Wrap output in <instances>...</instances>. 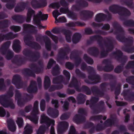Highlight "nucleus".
Here are the masks:
<instances>
[{
	"instance_id": "1",
	"label": "nucleus",
	"mask_w": 134,
	"mask_h": 134,
	"mask_svg": "<svg viewBox=\"0 0 134 134\" xmlns=\"http://www.w3.org/2000/svg\"><path fill=\"white\" fill-rule=\"evenodd\" d=\"M112 26L113 28L116 30L114 33V34L117 35L116 37V39L119 41L126 43L122 47V50L129 53H134V47L132 46L133 40V38H126L124 36V30L118 22H114L112 24Z\"/></svg>"
},
{
	"instance_id": "2",
	"label": "nucleus",
	"mask_w": 134,
	"mask_h": 134,
	"mask_svg": "<svg viewBox=\"0 0 134 134\" xmlns=\"http://www.w3.org/2000/svg\"><path fill=\"white\" fill-rule=\"evenodd\" d=\"M108 85V83L107 82L102 83L99 86L101 90L99 89L97 86H92L90 90L87 86L83 85L81 88L79 87V90L77 91L85 92L87 95H90L92 93L93 94L96 95L99 97H102L104 95V92L106 91V87Z\"/></svg>"
},
{
	"instance_id": "3",
	"label": "nucleus",
	"mask_w": 134,
	"mask_h": 134,
	"mask_svg": "<svg viewBox=\"0 0 134 134\" xmlns=\"http://www.w3.org/2000/svg\"><path fill=\"white\" fill-rule=\"evenodd\" d=\"M109 10L113 14H118L120 15V19L121 20H124L123 16H129L131 14L130 11L127 8L116 4L110 6Z\"/></svg>"
},
{
	"instance_id": "4",
	"label": "nucleus",
	"mask_w": 134,
	"mask_h": 134,
	"mask_svg": "<svg viewBox=\"0 0 134 134\" xmlns=\"http://www.w3.org/2000/svg\"><path fill=\"white\" fill-rule=\"evenodd\" d=\"M119 120L115 115H111L110 118L107 119L103 124L98 123L95 126L97 131H102L108 127H111L113 125L116 126L119 122Z\"/></svg>"
},
{
	"instance_id": "5",
	"label": "nucleus",
	"mask_w": 134,
	"mask_h": 134,
	"mask_svg": "<svg viewBox=\"0 0 134 134\" xmlns=\"http://www.w3.org/2000/svg\"><path fill=\"white\" fill-rule=\"evenodd\" d=\"M105 38L106 41H104V44L106 49V51L104 49L101 51L100 55L101 58L107 56L108 55V53L112 51L114 47L113 40L111 38L106 37Z\"/></svg>"
},
{
	"instance_id": "6",
	"label": "nucleus",
	"mask_w": 134,
	"mask_h": 134,
	"mask_svg": "<svg viewBox=\"0 0 134 134\" xmlns=\"http://www.w3.org/2000/svg\"><path fill=\"white\" fill-rule=\"evenodd\" d=\"M23 54L25 56L29 57V60L31 62H37L40 57V53L38 51H33L27 49L23 50Z\"/></svg>"
},
{
	"instance_id": "7",
	"label": "nucleus",
	"mask_w": 134,
	"mask_h": 134,
	"mask_svg": "<svg viewBox=\"0 0 134 134\" xmlns=\"http://www.w3.org/2000/svg\"><path fill=\"white\" fill-rule=\"evenodd\" d=\"M0 103L5 108L10 107L11 109H14L15 105L12 99H9L5 94L0 96Z\"/></svg>"
},
{
	"instance_id": "8",
	"label": "nucleus",
	"mask_w": 134,
	"mask_h": 134,
	"mask_svg": "<svg viewBox=\"0 0 134 134\" xmlns=\"http://www.w3.org/2000/svg\"><path fill=\"white\" fill-rule=\"evenodd\" d=\"M36 41L40 42L43 41L45 42L46 49L48 51H51L52 49V43L50 39L47 36L37 35L35 36Z\"/></svg>"
},
{
	"instance_id": "9",
	"label": "nucleus",
	"mask_w": 134,
	"mask_h": 134,
	"mask_svg": "<svg viewBox=\"0 0 134 134\" xmlns=\"http://www.w3.org/2000/svg\"><path fill=\"white\" fill-rule=\"evenodd\" d=\"M32 38V36L30 35L24 36V41L26 45L36 50L40 49L41 48V46L36 42L31 41Z\"/></svg>"
},
{
	"instance_id": "10",
	"label": "nucleus",
	"mask_w": 134,
	"mask_h": 134,
	"mask_svg": "<svg viewBox=\"0 0 134 134\" xmlns=\"http://www.w3.org/2000/svg\"><path fill=\"white\" fill-rule=\"evenodd\" d=\"M99 100L98 97H92L90 101L89 100H87L86 102V104L87 105H90V107L93 113V111L95 112H97V111L95 110V108H96L97 103Z\"/></svg>"
},
{
	"instance_id": "11",
	"label": "nucleus",
	"mask_w": 134,
	"mask_h": 134,
	"mask_svg": "<svg viewBox=\"0 0 134 134\" xmlns=\"http://www.w3.org/2000/svg\"><path fill=\"white\" fill-rule=\"evenodd\" d=\"M70 51V49L68 47H65L64 49L60 48L58 53V58L60 60H68L69 58L67 55L66 53H69Z\"/></svg>"
},
{
	"instance_id": "12",
	"label": "nucleus",
	"mask_w": 134,
	"mask_h": 134,
	"mask_svg": "<svg viewBox=\"0 0 134 134\" xmlns=\"http://www.w3.org/2000/svg\"><path fill=\"white\" fill-rule=\"evenodd\" d=\"M70 58L71 59L75 60V65L78 66L81 62V59L79 55L78 51L77 50H74L71 53Z\"/></svg>"
},
{
	"instance_id": "13",
	"label": "nucleus",
	"mask_w": 134,
	"mask_h": 134,
	"mask_svg": "<svg viewBox=\"0 0 134 134\" xmlns=\"http://www.w3.org/2000/svg\"><path fill=\"white\" fill-rule=\"evenodd\" d=\"M12 83L18 89L22 88L23 87V83L21 81L20 76L19 75L16 74L13 76Z\"/></svg>"
},
{
	"instance_id": "14",
	"label": "nucleus",
	"mask_w": 134,
	"mask_h": 134,
	"mask_svg": "<svg viewBox=\"0 0 134 134\" xmlns=\"http://www.w3.org/2000/svg\"><path fill=\"white\" fill-rule=\"evenodd\" d=\"M40 123L46 124L47 128H48L51 125H52L53 126L54 125L55 121L53 120H50L48 117L43 114L41 116Z\"/></svg>"
},
{
	"instance_id": "15",
	"label": "nucleus",
	"mask_w": 134,
	"mask_h": 134,
	"mask_svg": "<svg viewBox=\"0 0 134 134\" xmlns=\"http://www.w3.org/2000/svg\"><path fill=\"white\" fill-rule=\"evenodd\" d=\"M122 94L126 100L130 102L134 100V92L131 91L130 90H123Z\"/></svg>"
},
{
	"instance_id": "16",
	"label": "nucleus",
	"mask_w": 134,
	"mask_h": 134,
	"mask_svg": "<svg viewBox=\"0 0 134 134\" xmlns=\"http://www.w3.org/2000/svg\"><path fill=\"white\" fill-rule=\"evenodd\" d=\"M123 55L122 52L120 50H118L111 53L110 54V56L114 57L118 60H121V61L125 62L126 57L124 56L122 57Z\"/></svg>"
},
{
	"instance_id": "17",
	"label": "nucleus",
	"mask_w": 134,
	"mask_h": 134,
	"mask_svg": "<svg viewBox=\"0 0 134 134\" xmlns=\"http://www.w3.org/2000/svg\"><path fill=\"white\" fill-rule=\"evenodd\" d=\"M27 61V59L25 57L20 58L19 55H16L14 56V59L12 60V62L17 65L20 66L24 64Z\"/></svg>"
},
{
	"instance_id": "18",
	"label": "nucleus",
	"mask_w": 134,
	"mask_h": 134,
	"mask_svg": "<svg viewBox=\"0 0 134 134\" xmlns=\"http://www.w3.org/2000/svg\"><path fill=\"white\" fill-rule=\"evenodd\" d=\"M15 99L17 100L18 105L19 106L23 105L27 98H24L22 97V95L19 91L16 90L15 91Z\"/></svg>"
},
{
	"instance_id": "19",
	"label": "nucleus",
	"mask_w": 134,
	"mask_h": 134,
	"mask_svg": "<svg viewBox=\"0 0 134 134\" xmlns=\"http://www.w3.org/2000/svg\"><path fill=\"white\" fill-rule=\"evenodd\" d=\"M23 27L24 30L28 34H35L37 32L35 27L30 24H24L23 25Z\"/></svg>"
},
{
	"instance_id": "20",
	"label": "nucleus",
	"mask_w": 134,
	"mask_h": 134,
	"mask_svg": "<svg viewBox=\"0 0 134 134\" xmlns=\"http://www.w3.org/2000/svg\"><path fill=\"white\" fill-rule=\"evenodd\" d=\"M68 126L69 124L67 122L63 121L60 122L57 129L58 134H63L64 132L67 129Z\"/></svg>"
},
{
	"instance_id": "21",
	"label": "nucleus",
	"mask_w": 134,
	"mask_h": 134,
	"mask_svg": "<svg viewBox=\"0 0 134 134\" xmlns=\"http://www.w3.org/2000/svg\"><path fill=\"white\" fill-rule=\"evenodd\" d=\"M80 16L83 20H86L92 17L93 13L89 10H84L80 12Z\"/></svg>"
},
{
	"instance_id": "22",
	"label": "nucleus",
	"mask_w": 134,
	"mask_h": 134,
	"mask_svg": "<svg viewBox=\"0 0 134 134\" xmlns=\"http://www.w3.org/2000/svg\"><path fill=\"white\" fill-rule=\"evenodd\" d=\"M96 105V108H95V110L97 111V112L93 111V114H98L101 112H104L105 111V108L104 107L105 103L103 101H100L99 103Z\"/></svg>"
},
{
	"instance_id": "23",
	"label": "nucleus",
	"mask_w": 134,
	"mask_h": 134,
	"mask_svg": "<svg viewBox=\"0 0 134 134\" xmlns=\"http://www.w3.org/2000/svg\"><path fill=\"white\" fill-rule=\"evenodd\" d=\"M27 91L29 93H34L37 92V83L35 81H31L29 86L27 88Z\"/></svg>"
},
{
	"instance_id": "24",
	"label": "nucleus",
	"mask_w": 134,
	"mask_h": 134,
	"mask_svg": "<svg viewBox=\"0 0 134 134\" xmlns=\"http://www.w3.org/2000/svg\"><path fill=\"white\" fill-rule=\"evenodd\" d=\"M102 63L105 65L104 66V71L110 72L113 70L114 66L111 65L110 61L109 60L104 59Z\"/></svg>"
},
{
	"instance_id": "25",
	"label": "nucleus",
	"mask_w": 134,
	"mask_h": 134,
	"mask_svg": "<svg viewBox=\"0 0 134 134\" xmlns=\"http://www.w3.org/2000/svg\"><path fill=\"white\" fill-rule=\"evenodd\" d=\"M11 42L9 41H7L4 43L0 47V53L3 55H5L7 49L9 48Z\"/></svg>"
},
{
	"instance_id": "26",
	"label": "nucleus",
	"mask_w": 134,
	"mask_h": 134,
	"mask_svg": "<svg viewBox=\"0 0 134 134\" xmlns=\"http://www.w3.org/2000/svg\"><path fill=\"white\" fill-rule=\"evenodd\" d=\"M88 79L92 81L93 84H96L100 82L101 79L100 76L98 75L89 74L88 76Z\"/></svg>"
},
{
	"instance_id": "27",
	"label": "nucleus",
	"mask_w": 134,
	"mask_h": 134,
	"mask_svg": "<svg viewBox=\"0 0 134 134\" xmlns=\"http://www.w3.org/2000/svg\"><path fill=\"white\" fill-rule=\"evenodd\" d=\"M90 39L93 42L94 41H97V43L101 47H103V44L102 41L103 40V38L101 36L99 35H95L91 36L90 37Z\"/></svg>"
},
{
	"instance_id": "28",
	"label": "nucleus",
	"mask_w": 134,
	"mask_h": 134,
	"mask_svg": "<svg viewBox=\"0 0 134 134\" xmlns=\"http://www.w3.org/2000/svg\"><path fill=\"white\" fill-rule=\"evenodd\" d=\"M69 86L70 88H74L77 91L79 90V81L74 77H72V80L69 85Z\"/></svg>"
},
{
	"instance_id": "29",
	"label": "nucleus",
	"mask_w": 134,
	"mask_h": 134,
	"mask_svg": "<svg viewBox=\"0 0 134 134\" xmlns=\"http://www.w3.org/2000/svg\"><path fill=\"white\" fill-rule=\"evenodd\" d=\"M88 52L91 55L97 57L99 54V51L98 48L96 47H91L88 49Z\"/></svg>"
},
{
	"instance_id": "30",
	"label": "nucleus",
	"mask_w": 134,
	"mask_h": 134,
	"mask_svg": "<svg viewBox=\"0 0 134 134\" xmlns=\"http://www.w3.org/2000/svg\"><path fill=\"white\" fill-rule=\"evenodd\" d=\"M47 112L48 115L53 118H57L59 115L58 110L56 109L50 107L48 109Z\"/></svg>"
},
{
	"instance_id": "31",
	"label": "nucleus",
	"mask_w": 134,
	"mask_h": 134,
	"mask_svg": "<svg viewBox=\"0 0 134 134\" xmlns=\"http://www.w3.org/2000/svg\"><path fill=\"white\" fill-rule=\"evenodd\" d=\"M36 15H35V11L31 8H29L27 10V18L26 19V22L29 23L31 20V19L32 16H33V21L34 22V18Z\"/></svg>"
},
{
	"instance_id": "32",
	"label": "nucleus",
	"mask_w": 134,
	"mask_h": 134,
	"mask_svg": "<svg viewBox=\"0 0 134 134\" xmlns=\"http://www.w3.org/2000/svg\"><path fill=\"white\" fill-rule=\"evenodd\" d=\"M85 118L84 116L78 114L75 115L73 119L74 121L77 124L85 122Z\"/></svg>"
},
{
	"instance_id": "33",
	"label": "nucleus",
	"mask_w": 134,
	"mask_h": 134,
	"mask_svg": "<svg viewBox=\"0 0 134 134\" xmlns=\"http://www.w3.org/2000/svg\"><path fill=\"white\" fill-rule=\"evenodd\" d=\"M61 32L65 35L67 42L69 43L70 42L72 32L70 30L65 29H62Z\"/></svg>"
},
{
	"instance_id": "34",
	"label": "nucleus",
	"mask_w": 134,
	"mask_h": 134,
	"mask_svg": "<svg viewBox=\"0 0 134 134\" xmlns=\"http://www.w3.org/2000/svg\"><path fill=\"white\" fill-rule=\"evenodd\" d=\"M66 82L64 79L63 76L60 75L53 78L52 83L54 84H60L62 83L64 84Z\"/></svg>"
},
{
	"instance_id": "35",
	"label": "nucleus",
	"mask_w": 134,
	"mask_h": 134,
	"mask_svg": "<svg viewBox=\"0 0 134 134\" xmlns=\"http://www.w3.org/2000/svg\"><path fill=\"white\" fill-rule=\"evenodd\" d=\"M12 18L16 22L21 24L24 22L26 19L25 16L21 15H15L13 16Z\"/></svg>"
},
{
	"instance_id": "36",
	"label": "nucleus",
	"mask_w": 134,
	"mask_h": 134,
	"mask_svg": "<svg viewBox=\"0 0 134 134\" xmlns=\"http://www.w3.org/2000/svg\"><path fill=\"white\" fill-rule=\"evenodd\" d=\"M3 2H7L6 4V7L8 9H12L14 7L16 0H1Z\"/></svg>"
},
{
	"instance_id": "37",
	"label": "nucleus",
	"mask_w": 134,
	"mask_h": 134,
	"mask_svg": "<svg viewBox=\"0 0 134 134\" xmlns=\"http://www.w3.org/2000/svg\"><path fill=\"white\" fill-rule=\"evenodd\" d=\"M107 17L106 15L102 13H99L96 15L95 21L97 22H100L105 20Z\"/></svg>"
},
{
	"instance_id": "38",
	"label": "nucleus",
	"mask_w": 134,
	"mask_h": 134,
	"mask_svg": "<svg viewBox=\"0 0 134 134\" xmlns=\"http://www.w3.org/2000/svg\"><path fill=\"white\" fill-rule=\"evenodd\" d=\"M20 43V41L19 40H16L14 41L12 47L13 50L16 52H19L21 49Z\"/></svg>"
},
{
	"instance_id": "39",
	"label": "nucleus",
	"mask_w": 134,
	"mask_h": 134,
	"mask_svg": "<svg viewBox=\"0 0 134 134\" xmlns=\"http://www.w3.org/2000/svg\"><path fill=\"white\" fill-rule=\"evenodd\" d=\"M8 127L10 131L12 132H15L16 130V127L14 122L11 119L7 121Z\"/></svg>"
},
{
	"instance_id": "40",
	"label": "nucleus",
	"mask_w": 134,
	"mask_h": 134,
	"mask_svg": "<svg viewBox=\"0 0 134 134\" xmlns=\"http://www.w3.org/2000/svg\"><path fill=\"white\" fill-rule=\"evenodd\" d=\"M48 17V15L47 14H42V13L41 11L39 12L34 18L37 19L39 20H47Z\"/></svg>"
},
{
	"instance_id": "41",
	"label": "nucleus",
	"mask_w": 134,
	"mask_h": 134,
	"mask_svg": "<svg viewBox=\"0 0 134 134\" xmlns=\"http://www.w3.org/2000/svg\"><path fill=\"white\" fill-rule=\"evenodd\" d=\"M81 35L78 33H75L72 36V41L74 44H76L79 42L81 37Z\"/></svg>"
},
{
	"instance_id": "42",
	"label": "nucleus",
	"mask_w": 134,
	"mask_h": 134,
	"mask_svg": "<svg viewBox=\"0 0 134 134\" xmlns=\"http://www.w3.org/2000/svg\"><path fill=\"white\" fill-rule=\"evenodd\" d=\"M10 23V21L8 20L0 21V30L8 27Z\"/></svg>"
},
{
	"instance_id": "43",
	"label": "nucleus",
	"mask_w": 134,
	"mask_h": 134,
	"mask_svg": "<svg viewBox=\"0 0 134 134\" xmlns=\"http://www.w3.org/2000/svg\"><path fill=\"white\" fill-rule=\"evenodd\" d=\"M38 113L33 112L32 111V114L29 117V119L30 120L35 124L38 123V118L37 114Z\"/></svg>"
},
{
	"instance_id": "44",
	"label": "nucleus",
	"mask_w": 134,
	"mask_h": 134,
	"mask_svg": "<svg viewBox=\"0 0 134 134\" xmlns=\"http://www.w3.org/2000/svg\"><path fill=\"white\" fill-rule=\"evenodd\" d=\"M23 72L26 76L35 77L36 75L34 72L28 68L24 69L23 70Z\"/></svg>"
},
{
	"instance_id": "45",
	"label": "nucleus",
	"mask_w": 134,
	"mask_h": 134,
	"mask_svg": "<svg viewBox=\"0 0 134 134\" xmlns=\"http://www.w3.org/2000/svg\"><path fill=\"white\" fill-rule=\"evenodd\" d=\"M86 96L82 93H80L77 97V100L79 104H82L84 103L86 99Z\"/></svg>"
},
{
	"instance_id": "46",
	"label": "nucleus",
	"mask_w": 134,
	"mask_h": 134,
	"mask_svg": "<svg viewBox=\"0 0 134 134\" xmlns=\"http://www.w3.org/2000/svg\"><path fill=\"white\" fill-rule=\"evenodd\" d=\"M51 81L49 77L48 76H45L44 81V87L45 90H47L50 86Z\"/></svg>"
},
{
	"instance_id": "47",
	"label": "nucleus",
	"mask_w": 134,
	"mask_h": 134,
	"mask_svg": "<svg viewBox=\"0 0 134 134\" xmlns=\"http://www.w3.org/2000/svg\"><path fill=\"white\" fill-rule=\"evenodd\" d=\"M17 35H14L13 33L10 32L5 34H3L4 40H9L13 39L16 37Z\"/></svg>"
},
{
	"instance_id": "48",
	"label": "nucleus",
	"mask_w": 134,
	"mask_h": 134,
	"mask_svg": "<svg viewBox=\"0 0 134 134\" xmlns=\"http://www.w3.org/2000/svg\"><path fill=\"white\" fill-rule=\"evenodd\" d=\"M123 16L124 18V20H123L124 21L123 24L124 26L127 27L134 26V21L131 19L125 20L124 16Z\"/></svg>"
},
{
	"instance_id": "49",
	"label": "nucleus",
	"mask_w": 134,
	"mask_h": 134,
	"mask_svg": "<svg viewBox=\"0 0 134 134\" xmlns=\"http://www.w3.org/2000/svg\"><path fill=\"white\" fill-rule=\"evenodd\" d=\"M102 119L104 120H105L107 119V117L106 116H104L103 117L102 115H99L92 116L90 117V120L96 121Z\"/></svg>"
},
{
	"instance_id": "50",
	"label": "nucleus",
	"mask_w": 134,
	"mask_h": 134,
	"mask_svg": "<svg viewBox=\"0 0 134 134\" xmlns=\"http://www.w3.org/2000/svg\"><path fill=\"white\" fill-rule=\"evenodd\" d=\"M59 70L60 68L58 65L57 64L53 68L51 71L53 76H56L59 75L60 73Z\"/></svg>"
},
{
	"instance_id": "51",
	"label": "nucleus",
	"mask_w": 134,
	"mask_h": 134,
	"mask_svg": "<svg viewBox=\"0 0 134 134\" xmlns=\"http://www.w3.org/2000/svg\"><path fill=\"white\" fill-rule=\"evenodd\" d=\"M31 68V69H33L34 71L36 74H38L42 70V68L38 67L35 64H32Z\"/></svg>"
},
{
	"instance_id": "52",
	"label": "nucleus",
	"mask_w": 134,
	"mask_h": 134,
	"mask_svg": "<svg viewBox=\"0 0 134 134\" xmlns=\"http://www.w3.org/2000/svg\"><path fill=\"white\" fill-rule=\"evenodd\" d=\"M48 129L47 126L45 125H43L40 126L37 131V134H44Z\"/></svg>"
},
{
	"instance_id": "53",
	"label": "nucleus",
	"mask_w": 134,
	"mask_h": 134,
	"mask_svg": "<svg viewBox=\"0 0 134 134\" xmlns=\"http://www.w3.org/2000/svg\"><path fill=\"white\" fill-rule=\"evenodd\" d=\"M63 74L66 77V82H64L65 84H66L68 83L70 78V72L67 70H64L63 71Z\"/></svg>"
},
{
	"instance_id": "54",
	"label": "nucleus",
	"mask_w": 134,
	"mask_h": 134,
	"mask_svg": "<svg viewBox=\"0 0 134 134\" xmlns=\"http://www.w3.org/2000/svg\"><path fill=\"white\" fill-rule=\"evenodd\" d=\"M76 3H78L81 8L87 7L88 5L87 2L83 0H77L76 1Z\"/></svg>"
},
{
	"instance_id": "55",
	"label": "nucleus",
	"mask_w": 134,
	"mask_h": 134,
	"mask_svg": "<svg viewBox=\"0 0 134 134\" xmlns=\"http://www.w3.org/2000/svg\"><path fill=\"white\" fill-rule=\"evenodd\" d=\"M83 59L85 61L89 64L92 65L94 63L93 59L88 57L86 54H84Z\"/></svg>"
},
{
	"instance_id": "56",
	"label": "nucleus",
	"mask_w": 134,
	"mask_h": 134,
	"mask_svg": "<svg viewBox=\"0 0 134 134\" xmlns=\"http://www.w3.org/2000/svg\"><path fill=\"white\" fill-rule=\"evenodd\" d=\"M24 134H31L32 132V128L28 124H27L24 128Z\"/></svg>"
},
{
	"instance_id": "57",
	"label": "nucleus",
	"mask_w": 134,
	"mask_h": 134,
	"mask_svg": "<svg viewBox=\"0 0 134 134\" xmlns=\"http://www.w3.org/2000/svg\"><path fill=\"white\" fill-rule=\"evenodd\" d=\"M13 86H10L9 87L8 91L7 92V94H5L6 95L7 97L9 99H11V98L13 95L14 93L13 91Z\"/></svg>"
},
{
	"instance_id": "58",
	"label": "nucleus",
	"mask_w": 134,
	"mask_h": 134,
	"mask_svg": "<svg viewBox=\"0 0 134 134\" xmlns=\"http://www.w3.org/2000/svg\"><path fill=\"white\" fill-rule=\"evenodd\" d=\"M124 4L129 7L132 8L133 7V0H122Z\"/></svg>"
},
{
	"instance_id": "59",
	"label": "nucleus",
	"mask_w": 134,
	"mask_h": 134,
	"mask_svg": "<svg viewBox=\"0 0 134 134\" xmlns=\"http://www.w3.org/2000/svg\"><path fill=\"white\" fill-rule=\"evenodd\" d=\"M8 48L7 49L6 54H6L5 58L8 60H10L13 57L14 53L11 51L8 50Z\"/></svg>"
},
{
	"instance_id": "60",
	"label": "nucleus",
	"mask_w": 134,
	"mask_h": 134,
	"mask_svg": "<svg viewBox=\"0 0 134 134\" xmlns=\"http://www.w3.org/2000/svg\"><path fill=\"white\" fill-rule=\"evenodd\" d=\"M32 7L34 8H41V4L37 0H33L31 2Z\"/></svg>"
},
{
	"instance_id": "61",
	"label": "nucleus",
	"mask_w": 134,
	"mask_h": 134,
	"mask_svg": "<svg viewBox=\"0 0 134 134\" xmlns=\"http://www.w3.org/2000/svg\"><path fill=\"white\" fill-rule=\"evenodd\" d=\"M75 72L77 76L80 78L84 79L86 77V76L84 73L81 72L80 70L77 69L75 70Z\"/></svg>"
},
{
	"instance_id": "62",
	"label": "nucleus",
	"mask_w": 134,
	"mask_h": 134,
	"mask_svg": "<svg viewBox=\"0 0 134 134\" xmlns=\"http://www.w3.org/2000/svg\"><path fill=\"white\" fill-rule=\"evenodd\" d=\"M121 84L120 83H118L117 86L115 89L114 94L115 95H119L120 93L121 89Z\"/></svg>"
},
{
	"instance_id": "63",
	"label": "nucleus",
	"mask_w": 134,
	"mask_h": 134,
	"mask_svg": "<svg viewBox=\"0 0 134 134\" xmlns=\"http://www.w3.org/2000/svg\"><path fill=\"white\" fill-rule=\"evenodd\" d=\"M123 69V66L122 65H120L117 66L114 70V72L118 74L120 73Z\"/></svg>"
},
{
	"instance_id": "64",
	"label": "nucleus",
	"mask_w": 134,
	"mask_h": 134,
	"mask_svg": "<svg viewBox=\"0 0 134 134\" xmlns=\"http://www.w3.org/2000/svg\"><path fill=\"white\" fill-rule=\"evenodd\" d=\"M127 82L134 86V76H131L126 79Z\"/></svg>"
}]
</instances>
